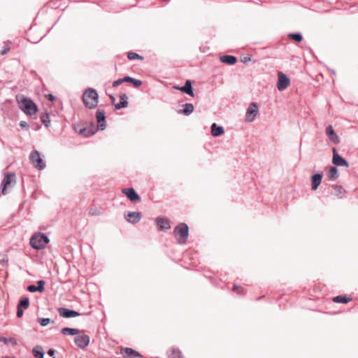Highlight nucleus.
<instances>
[{
	"instance_id": "f257e3e1",
	"label": "nucleus",
	"mask_w": 358,
	"mask_h": 358,
	"mask_svg": "<svg viewBox=\"0 0 358 358\" xmlns=\"http://www.w3.org/2000/svg\"><path fill=\"white\" fill-rule=\"evenodd\" d=\"M99 95L97 92L92 88H88L83 95V101L85 106L90 108H95L98 105Z\"/></svg>"
},
{
	"instance_id": "f03ea898",
	"label": "nucleus",
	"mask_w": 358,
	"mask_h": 358,
	"mask_svg": "<svg viewBox=\"0 0 358 358\" xmlns=\"http://www.w3.org/2000/svg\"><path fill=\"white\" fill-rule=\"evenodd\" d=\"M49 238L44 234L36 233L30 239V245L36 250H41L45 248L49 243Z\"/></svg>"
},
{
	"instance_id": "7ed1b4c3",
	"label": "nucleus",
	"mask_w": 358,
	"mask_h": 358,
	"mask_svg": "<svg viewBox=\"0 0 358 358\" xmlns=\"http://www.w3.org/2000/svg\"><path fill=\"white\" fill-rule=\"evenodd\" d=\"M173 233L176 237H178L177 238L178 243L179 244H183L187 240L189 236V227L187 224L181 222L175 227Z\"/></svg>"
},
{
	"instance_id": "20e7f679",
	"label": "nucleus",
	"mask_w": 358,
	"mask_h": 358,
	"mask_svg": "<svg viewBox=\"0 0 358 358\" xmlns=\"http://www.w3.org/2000/svg\"><path fill=\"white\" fill-rule=\"evenodd\" d=\"M20 108L27 115H31L37 112L36 103L27 97H23L20 102Z\"/></svg>"
},
{
	"instance_id": "39448f33",
	"label": "nucleus",
	"mask_w": 358,
	"mask_h": 358,
	"mask_svg": "<svg viewBox=\"0 0 358 358\" xmlns=\"http://www.w3.org/2000/svg\"><path fill=\"white\" fill-rule=\"evenodd\" d=\"M30 161L35 168L38 170H43L45 167V164L40 156V153L37 150H34L29 156Z\"/></svg>"
},
{
	"instance_id": "423d86ee",
	"label": "nucleus",
	"mask_w": 358,
	"mask_h": 358,
	"mask_svg": "<svg viewBox=\"0 0 358 358\" xmlns=\"http://www.w3.org/2000/svg\"><path fill=\"white\" fill-rule=\"evenodd\" d=\"M258 113V106L257 103L252 102L250 104L246 111L245 121L248 122H252Z\"/></svg>"
},
{
	"instance_id": "0eeeda50",
	"label": "nucleus",
	"mask_w": 358,
	"mask_h": 358,
	"mask_svg": "<svg viewBox=\"0 0 358 358\" xmlns=\"http://www.w3.org/2000/svg\"><path fill=\"white\" fill-rule=\"evenodd\" d=\"M278 83H277L278 90L279 91H283L288 87V85L290 83V80L285 73H283L281 71L278 72Z\"/></svg>"
},
{
	"instance_id": "6e6552de",
	"label": "nucleus",
	"mask_w": 358,
	"mask_h": 358,
	"mask_svg": "<svg viewBox=\"0 0 358 358\" xmlns=\"http://www.w3.org/2000/svg\"><path fill=\"white\" fill-rule=\"evenodd\" d=\"M333 151V158H332V163L336 166H345L348 167L349 164L348 162L343 159L337 152V150L334 148L332 149Z\"/></svg>"
},
{
	"instance_id": "1a4fd4ad",
	"label": "nucleus",
	"mask_w": 358,
	"mask_h": 358,
	"mask_svg": "<svg viewBox=\"0 0 358 358\" xmlns=\"http://www.w3.org/2000/svg\"><path fill=\"white\" fill-rule=\"evenodd\" d=\"M122 192L124 194L127 198L132 202L140 201L141 198L133 187L124 188Z\"/></svg>"
},
{
	"instance_id": "9d476101",
	"label": "nucleus",
	"mask_w": 358,
	"mask_h": 358,
	"mask_svg": "<svg viewBox=\"0 0 358 358\" xmlns=\"http://www.w3.org/2000/svg\"><path fill=\"white\" fill-rule=\"evenodd\" d=\"M90 338L87 335L77 336L74 338L76 345L81 349H83L87 346L90 343Z\"/></svg>"
},
{
	"instance_id": "9b49d317",
	"label": "nucleus",
	"mask_w": 358,
	"mask_h": 358,
	"mask_svg": "<svg viewBox=\"0 0 358 358\" xmlns=\"http://www.w3.org/2000/svg\"><path fill=\"white\" fill-rule=\"evenodd\" d=\"M96 119H97V127L96 129H100L101 130H104L106 129V115L105 112L103 110H99L96 112Z\"/></svg>"
},
{
	"instance_id": "f8f14e48",
	"label": "nucleus",
	"mask_w": 358,
	"mask_h": 358,
	"mask_svg": "<svg viewBox=\"0 0 358 358\" xmlns=\"http://www.w3.org/2000/svg\"><path fill=\"white\" fill-rule=\"evenodd\" d=\"M15 177V175L12 173H8L6 174L4 179L3 180V182H2L1 193L3 194H6V187L8 185H10V184L13 181L15 182V180H14Z\"/></svg>"
},
{
	"instance_id": "ddd939ff",
	"label": "nucleus",
	"mask_w": 358,
	"mask_h": 358,
	"mask_svg": "<svg viewBox=\"0 0 358 358\" xmlns=\"http://www.w3.org/2000/svg\"><path fill=\"white\" fill-rule=\"evenodd\" d=\"M58 313L61 317L64 318L74 317L80 315L77 311L66 308H59L58 309Z\"/></svg>"
},
{
	"instance_id": "4468645a",
	"label": "nucleus",
	"mask_w": 358,
	"mask_h": 358,
	"mask_svg": "<svg viewBox=\"0 0 358 358\" xmlns=\"http://www.w3.org/2000/svg\"><path fill=\"white\" fill-rule=\"evenodd\" d=\"M155 223L161 231L169 229L171 228L170 222L164 217H157L155 220Z\"/></svg>"
},
{
	"instance_id": "2eb2a0df",
	"label": "nucleus",
	"mask_w": 358,
	"mask_h": 358,
	"mask_svg": "<svg viewBox=\"0 0 358 358\" xmlns=\"http://www.w3.org/2000/svg\"><path fill=\"white\" fill-rule=\"evenodd\" d=\"M122 354L124 358H143V356L138 352L129 348H124Z\"/></svg>"
},
{
	"instance_id": "dca6fc26",
	"label": "nucleus",
	"mask_w": 358,
	"mask_h": 358,
	"mask_svg": "<svg viewBox=\"0 0 358 358\" xmlns=\"http://www.w3.org/2000/svg\"><path fill=\"white\" fill-rule=\"evenodd\" d=\"M141 216L140 212H129L125 215V219L131 224H136L141 220Z\"/></svg>"
},
{
	"instance_id": "f3484780",
	"label": "nucleus",
	"mask_w": 358,
	"mask_h": 358,
	"mask_svg": "<svg viewBox=\"0 0 358 358\" xmlns=\"http://www.w3.org/2000/svg\"><path fill=\"white\" fill-rule=\"evenodd\" d=\"M326 135L329 138V139L332 141L334 143H339V137L334 131L331 125H329L325 130Z\"/></svg>"
},
{
	"instance_id": "a211bd4d",
	"label": "nucleus",
	"mask_w": 358,
	"mask_h": 358,
	"mask_svg": "<svg viewBox=\"0 0 358 358\" xmlns=\"http://www.w3.org/2000/svg\"><path fill=\"white\" fill-rule=\"evenodd\" d=\"M175 88L189 94V96H194V91L192 89V82L189 80H187L183 86L175 87Z\"/></svg>"
},
{
	"instance_id": "6ab92c4d",
	"label": "nucleus",
	"mask_w": 358,
	"mask_h": 358,
	"mask_svg": "<svg viewBox=\"0 0 358 358\" xmlns=\"http://www.w3.org/2000/svg\"><path fill=\"white\" fill-rule=\"evenodd\" d=\"M322 179V173L314 174L311 178V187L313 190H316L320 186Z\"/></svg>"
},
{
	"instance_id": "aec40b11",
	"label": "nucleus",
	"mask_w": 358,
	"mask_h": 358,
	"mask_svg": "<svg viewBox=\"0 0 358 358\" xmlns=\"http://www.w3.org/2000/svg\"><path fill=\"white\" fill-rule=\"evenodd\" d=\"M224 133V129L222 126H218L216 123H213L211 125V134L214 137H218Z\"/></svg>"
},
{
	"instance_id": "412c9836",
	"label": "nucleus",
	"mask_w": 358,
	"mask_h": 358,
	"mask_svg": "<svg viewBox=\"0 0 358 358\" xmlns=\"http://www.w3.org/2000/svg\"><path fill=\"white\" fill-rule=\"evenodd\" d=\"M220 59L222 63L229 65H233L237 62V58L235 56L229 55L221 56Z\"/></svg>"
},
{
	"instance_id": "4be33fe9",
	"label": "nucleus",
	"mask_w": 358,
	"mask_h": 358,
	"mask_svg": "<svg viewBox=\"0 0 358 358\" xmlns=\"http://www.w3.org/2000/svg\"><path fill=\"white\" fill-rule=\"evenodd\" d=\"M331 189L332 190H334V192H332V194L335 196H336L337 197L341 199L344 196V194H345V189L343 188L342 186L341 185H333L331 186Z\"/></svg>"
},
{
	"instance_id": "5701e85b",
	"label": "nucleus",
	"mask_w": 358,
	"mask_h": 358,
	"mask_svg": "<svg viewBox=\"0 0 358 358\" xmlns=\"http://www.w3.org/2000/svg\"><path fill=\"white\" fill-rule=\"evenodd\" d=\"M184 108L178 111L179 113L185 115H189L194 111V106L192 103H185L183 105Z\"/></svg>"
},
{
	"instance_id": "b1692460",
	"label": "nucleus",
	"mask_w": 358,
	"mask_h": 358,
	"mask_svg": "<svg viewBox=\"0 0 358 358\" xmlns=\"http://www.w3.org/2000/svg\"><path fill=\"white\" fill-rule=\"evenodd\" d=\"M61 333L64 335L75 336L78 334L79 329L75 328L64 327L61 330Z\"/></svg>"
},
{
	"instance_id": "393cba45",
	"label": "nucleus",
	"mask_w": 358,
	"mask_h": 358,
	"mask_svg": "<svg viewBox=\"0 0 358 358\" xmlns=\"http://www.w3.org/2000/svg\"><path fill=\"white\" fill-rule=\"evenodd\" d=\"M32 353L36 358H43L44 357L43 348L40 345L35 346L32 350Z\"/></svg>"
},
{
	"instance_id": "a878e982",
	"label": "nucleus",
	"mask_w": 358,
	"mask_h": 358,
	"mask_svg": "<svg viewBox=\"0 0 358 358\" xmlns=\"http://www.w3.org/2000/svg\"><path fill=\"white\" fill-rule=\"evenodd\" d=\"M97 129H96L94 127H92L91 129L83 128L80 129V134L87 137L94 135Z\"/></svg>"
},
{
	"instance_id": "bb28decb",
	"label": "nucleus",
	"mask_w": 358,
	"mask_h": 358,
	"mask_svg": "<svg viewBox=\"0 0 358 358\" xmlns=\"http://www.w3.org/2000/svg\"><path fill=\"white\" fill-rule=\"evenodd\" d=\"M124 82H128L132 83L135 87H138L142 85V81L141 80H137L130 76H125L124 78Z\"/></svg>"
},
{
	"instance_id": "cd10ccee",
	"label": "nucleus",
	"mask_w": 358,
	"mask_h": 358,
	"mask_svg": "<svg viewBox=\"0 0 358 358\" xmlns=\"http://www.w3.org/2000/svg\"><path fill=\"white\" fill-rule=\"evenodd\" d=\"M327 176L329 179L338 178L339 176L338 173V169L335 166H331L327 173Z\"/></svg>"
},
{
	"instance_id": "c85d7f7f",
	"label": "nucleus",
	"mask_w": 358,
	"mask_h": 358,
	"mask_svg": "<svg viewBox=\"0 0 358 358\" xmlns=\"http://www.w3.org/2000/svg\"><path fill=\"white\" fill-rule=\"evenodd\" d=\"M350 301V298H348L345 296L339 295L337 296H335L333 299V301L335 303H347Z\"/></svg>"
},
{
	"instance_id": "c756f323",
	"label": "nucleus",
	"mask_w": 358,
	"mask_h": 358,
	"mask_svg": "<svg viewBox=\"0 0 358 358\" xmlns=\"http://www.w3.org/2000/svg\"><path fill=\"white\" fill-rule=\"evenodd\" d=\"M41 121H42L43 124L46 127H50L51 120H50V115H49L48 113H45L42 114L41 116Z\"/></svg>"
},
{
	"instance_id": "7c9ffc66",
	"label": "nucleus",
	"mask_w": 358,
	"mask_h": 358,
	"mask_svg": "<svg viewBox=\"0 0 358 358\" xmlns=\"http://www.w3.org/2000/svg\"><path fill=\"white\" fill-rule=\"evenodd\" d=\"M29 299L28 297H24L22 299L18 305L17 307L22 308V309H27L29 308Z\"/></svg>"
},
{
	"instance_id": "2f4dec72",
	"label": "nucleus",
	"mask_w": 358,
	"mask_h": 358,
	"mask_svg": "<svg viewBox=\"0 0 358 358\" xmlns=\"http://www.w3.org/2000/svg\"><path fill=\"white\" fill-rule=\"evenodd\" d=\"M169 357L170 358H183L182 352L178 349H172Z\"/></svg>"
},
{
	"instance_id": "473e14b6",
	"label": "nucleus",
	"mask_w": 358,
	"mask_h": 358,
	"mask_svg": "<svg viewBox=\"0 0 358 358\" xmlns=\"http://www.w3.org/2000/svg\"><path fill=\"white\" fill-rule=\"evenodd\" d=\"M288 37L297 42H301L303 40V36L301 33H292L288 34Z\"/></svg>"
},
{
	"instance_id": "72a5a7b5",
	"label": "nucleus",
	"mask_w": 358,
	"mask_h": 358,
	"mask_svg": "<svg viewBox=\"0 0 358 358\" xmlns=\"http://www.w3.org/2000/svg\"><path fill=\"white\" fill-rule=\"evenodd\" d=\"M38 321L42 327H45L48 324L54 322L50 318H38Z\"/></svg>"
},
{
	"instance_id": "f704fd0d",
	"label": "nucleus",
	"mask_w": 358,
	"mask_h": 358,
	"mask_svg": "<svg viewBox=\"0 0 358 358\" xmlns=\"http://www.w3.org/2000/svg\"><path fill=\"white\" fill-rule=\"evenodd\" d=\"M127 58L129 59V60H134V59H143V57H141V55H139L138 54L136 53V52H128L127 54Z\"/></svg>"
},
{
	"instance_id": "c9c22d12",
	"label": "nucleus",
	"mask_w": 358,
	"mask_h": 358,
	"mask_svg": "<svg viewBox=\"0 0 358 358\" xmlns=\"http://www.w3.org/2000/svg\"><path fill=\"white\" fill-rule=\"evenodd\" d=\"M0 342H2L5 344H8V343H12L13 345L16 344L15 340L11 337L6 338L3 336H1V337H0Z\"/></svg>"
},
{
	"instance_id": "e433bc0d",
	"label": "nucleus",
	"mask_w": 358,
	"mask_h": 358,
	"mask_svg": "<svg viewBox=\"0 0 358 358\" xmlns=\"http://www.w3.org/2000/svg\"><path fill=\"white\" fill-rule=\"evenodd\" d=\"M128 106L127 101H120V103L115 104V108L117 110L126 108Z\"/></svg>"
},
{
	"instance_id": "4c0bfd02",
	"label": "nucleus",
	"mask_w": 358,
	"mask_h": 358,
	"mask_svg": "<svg viewBox=\"0 0 358 358\" xmlns=\"http://www.w3.org/2000/svg\"><path fill=\"white\" fill-rule=\"evenodd\" d=\"M9 41L4 42V45L0 52L1 55H6L10 50V46L8 45Z\"/></svg>"
},
{
	"instance_id": "58836bf2",
	"label": "nucleus",
	"mask_w": 358,
	"mask_h": 358,
	"mask_svg": "<svg viewBox=\"0 0 358 358\" xmlns=\"http://www.w3.org/2000/svg\"><path fill=\"white\" fill-rule=\"evenodd\" d=\"M37 289L39 292H43L45 289L44 285H45V281L43 280H40L37 282Z\"/></svg>"
},
{
	"instance_id": "ea45409f",
	"label": "nucleus",
	"mask_w": 358,
	"mask_h": 358,
	"mask_svg": "<svg viewBox=\"0 0 358 358\" xmlns=\"http://www.w3.org/2000/svg\"><path fill=\"white\" fill-rule=\"evenodd\" d=\"M124 82V78L117 79V80H115L113 83L112 86H113V87H117L118 85H120V84H122Z\"/></svg>"
},
{
	"instance_id": "a19ab883",
	"label": "nucleus",
	"mask_w": 358,
	"mask_h": 358,
	"mask_svg": "<svg viewBox=\"0 0 358 358\" xmlns=\"http://www.w3.org/2000/svg\"><path fill=\"white\" fill-rule=\"evenodd\" d=\"M27 290L30 292H38L36 286L34 285H29L28 287H27Z\"/></svg>"
},
{
	"instance_id": "79ce46f5",
	"label": "nucleus",
	"mask_w": 358,
	"mask_h": 358,
	"mask_svg": "<svg viewBox=\"0 0 358 358\" xmlns=\"http://www.w3.org/2000/svg\"><path fill=\"white\" fill-rule=\"evenodd\" d=\"M23 309L17 307V317H21L23 315Z\"/></svg>"
},
{
	"instance_id": "37998d69",
	"label": "nucleus",
	"mask_w": 358,
	"mask_h": 358,
	"mask_svg": "<svg viewBox=\"0 0 358 358\" xmlns=\"http://www.w3.org/2000/svg\"><path fill=\"white\" fill-rule=\"evenodd\" d=\"M46 98L51 101H53L55 99V96L52 94L46 95Z\"/></svg>"
},
{
	"instance_id": "c03bdc74",
	"label": "nucleus",
	"mask_w": 358,
	"mask_h": 358,
	"mask_svg": "<svg viewBox=\"0 0 358 358\" xmlns=\"http://www.w3.org/2000/svg\"><path fill=\"white\" fill-rule=\"evenodd\" d=\"M20 126L21 128L25 129V128H27L28 127V124H27V123L25 121H21L20 122Z\"/></svg>"
},
{
	"instance_id": "a18cd8bd",
	"label": "nucleus",
	"mask_w": 358,
	"mask_h": 358,
	"mask_svg": "<svg viewBox=\"0 0 358 358\" xmlns=\"http://www.w3.org/2000/svg\"><path fill=\"white\" fill-rule=\"evenodd\" d=\"M120 98L121 101H127V99H128V96L126 94H122L120 96Z\"/></svg>"
},
{
	"instance_id": "49530a36",
	"label": "nucleus",
	"mask_w": 358,
	"mask_h": 358,
	"mask_svg": "<svg viewBox=\"0 0 358 358\" xmlns=\"http://www.w3.org/2000/svg\"><path fill=\"white\" fill-rule=\"evenodd\" d=\"M55 351L52 349H50L48 351V354L50 355V356H53L55 355Z\"/></svg>"
},
{
	"instance_id": "de8ad7c7",
	"label": "nucleus",
	"mask_w": 358,
	"mask_h": 358,
	"mask_svg": "<svg viewBox=\"0 0 358 358\" xmlns=\"http://www.w3.org/2000/svg\"><path fill=\"white\" fill-rule=\"evenodd\" d=\"M250 60V57H245L241 61L243 63H246V62H248Z\"/></svg>"
},
{
	"instance_id": "09e8293b",
	"label": "nucleus",
	"mask_w": 358,
	"mask_h": 358,
	"mask_svg": "<svg viewBox=\"0 0 358 358\" xmlns=\"http://www.w3.org/2000/svg\"><path fill=\"white\" fill-rule=\"evenodd\" d=\"M233 289H234V291H236V290H239V289H241L243 291V289L241 287L236 285H234Z\"/></svg>"
},
{
	"instance_id": "8fccbe9b",
	"label": "nucleus",
	"mask_w": 358,
	"mask_h": 358,
	"mask_svg": "<svg viewBox=\"0 0 358 358\" xmlns=\"http://www.w3.org/2000/svg\"><path fill=\"white\" fill-rule=\"evenodd\" d=\"M110 99H111L112 103H114V102L115 101V98L114 97V96L110 95Z\"/></svg>"
},
{
	"instance_id": "3c124183",
	"label": "nucleus",
	"mask_w": 358,
	"mask_h": 358,
	"mask_svg": "<svg viewBox=\"0 0 358 358\" xmlns=\"http://www.w3.org/2000/svg\"><path fill=\"white\" fill-rule=\"evenodd\" d=\"M3 358H15V357H3Z\"/></svg>"
},
{
	"instance_id": "603ef678",
	"label": "nucleus",
	"mask_w": 358,
	"mask_h": 358,
	"mask_svg": "<svg viewBox=\"0 0 358 358\" xmlns=\"http://www.w3.org/2000/svg\"><path fill=\"white\" fill-rule=\"evenodd\" d=\"M55 358V357H54Z\"/></svg>"
}]
</instances>
